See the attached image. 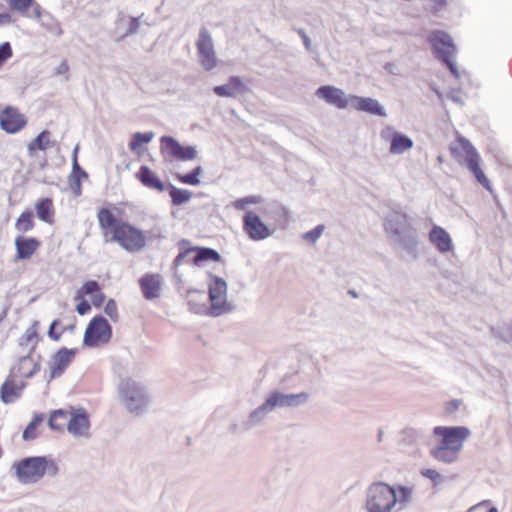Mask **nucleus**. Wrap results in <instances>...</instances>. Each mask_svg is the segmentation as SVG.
<instances>
[{"instance_id": "b1692460", "label": "nucleus", "mask_w": 512, "mask_h": 512, "mask_svg": "<svg viewBox=\"0 0 512 512\" xmlns=\"http://www.w3.org/2000/svg\"><path fill=\"white\" fill-rule=\"evenodd\" d=\"M413 499V489L405 485L392 486V502L394 512L406 510Z\"/></svg>"}, {"instance_id": "6e6d98bb", "label": "nucleus", "mask_w": 512, "mask_h": 512, "mask_svg": "<svg viewBox=\"0 0 512 512\" xmlns=\"http://www.w3.org/2000/svg\"><path fill=\"white\" fill-rule=\"evenodd\" d=\"M435 11H441L447 5V0H431Z\"/></svg>"}, {"instance_id": "72a5a7b5", "label": "nucleus", "mask_w": 512, "mask_h": 512, "mask_svg": "<svg viewBox=\"0 0 512 512\" xmlns=\"http://www.w3.org/2000/svg\"><path fill=\"white\" fill-rule=\"evenodd\" d=\"M70 416L71 410L59 409L53 411L49 418L50 428L58 431H64V429H68Z\"/></svg>"}, {"instance_id": "8fccbe9b", "label": "nucleus", "mask_w": 512, "mask_h": 512, "mask_svg": "<svg viewBox=\"0 0 512 512\" xmlns=\"http://www.w3.org/2000/svg\"><path fill=\"white\" fill-rule=\"evenodd\" d=\"M273 231L274 229L268 228L258 217V240L271 236Z\"/></svg>"}, {"instance_id": "a19ab883", "label": "nucleus", "mask_w": 512, "mask_h": 512, "mask_svg": "<svg viewBox=\"0 0 512 512\" xmlns=\"http://www.w3.org/2000/svg\"><path fill=\"white\" fill-rule=\"evenodd\" d=\"M244 229L251 239H256V215L249 212L244 217Z\"/></svg>"}, {"instance_id": "aec40b11", "label": "nucleus", "mask_w": 512, "mask_h": 512, "mask_svg": "<svg viewBox=\"0 0 512 512\" xmlns=\"http://www.w3.org/2000/svg\"><path fill=\"white\" fill-rule=\"evenodd\" d=\"M227 284L217 276H211L209 281V299L213 308L221 309L226 304Z\"/></svg>"}, {"instance_id": "a878e982", "label": "nucleus", "mask_w": 512, "mask_h": 512, "mask_svg": "<svg viewBox=\"0 0 512 512\" xmlns=\"http://www.w3.org/2000/svg\"><path fill=\"white\" fill-rule=\"evenodd\" d=\"M429 240L440 253H447L453 249L449 233L440 226H434L429 232Z\"/></svg>"}, {"instance_id": "6e6552de", "label": "nucleus", "mask_w": 512, "mask_h": 512, "mask_svg": "<svg viewBox=\"0 0 512 512\" xmlns=\"http://www.w3.org/2000/svg\"><path fill=\"white\" fill-rule=\"evenodd\" d=\"M197 55L200 65L205 71H211L218 66L219 60L214 48V43L207 28L200 29L196 41Z\"/></svg>"}, {"instance_id": "dca6fc26", "label": "nucleus", "mask_w": 512, "mask_h": 512, "mask_svg": "<svg viewBox=\"0 0 512 512\" xmlns=\"http://www.w3.org/2000/svg\"><path fill=\"white\" fill-rule=\"evenodd\" d=\"M33 354L29 353L26 356L20 357L12 366L10 374L22 380L30 378L39 372L41 367L40 361L39 358L35 359Z\"/></svg>"}, {"instance_id": "de8ad7c7", "label": "nucleus", "mask_w": 512, "mask_h": 512, "mask_svg": "<svg viewBox=\"0 0 512 512\" xmlns=\"http://www.w3.org/2000/svg\"><path fill=\"white\" fill-rule=\"evenodd\" d=\"M12 56V49L8 42L0 45V66Z\"/></svg>"}, {"instance_id": "e433bc0d", "label": "nucleus", "mask_w": 512, "mask_h": 512, "mask_svg": "<svg viewBox=\"0 0 512 512\" xmlns=\"http://www.w3.org/2000/svg\"><path fill=\"white\" fill-rule=\"evenodd\" d=\"M431 455L438 461L452 463L457 459L458 452L439 443L431 450Z\"/></svg>"}, {"instance_id": "a18cd8bd", "label": "nucleus", "mask_w": 512, "mask_h": 512, "mask_svg": "<svg viewBox=\"0 0 512 512\" xmlns=\"http://www.w3.org/2000/svg\"><path fill=\"white\" fill-rule=\"evenodd\" d=\"M75 301H77L76 311L80 315H85L91 310V305L85 298H77V294L75 295Z\"/></svg>"}, {"instance_id": "f257e3e1", "label": "nucleus", "mask_w": 512, "mask_h": 512, "mask_svg": "<svg viewBox=\"0 0 512 512\" xmlns=\"http://www.w3.org/2000/svg\"><path fill=\"white\" fill-rule=\"evenodd\" d=\"M98 225L105 242L117 243L124 250L135 253L146 247L144 231L127 221L118 219L109 207H101L97 212Z\"/></svg>"}, {"instance_id": "cd10ccee", "label": "nucleus", "mask_w": 512, "mask_h": 512, "mask_svg": "<svg viewBox=\"0 0 512 512\" xmlns=\"http://www.w3.org/2000/svg\"><path fill=\"white\" fill-rule=\"evenodd\" d=\"M40 324L38 321H33L32 324L25 330L19 338V345L29 348V353H34L40 341L39 335Z\"/></svg>"}, {"instance_id": "0eeeda50", "label": "nucleus", "mask_w": 512, "mask_h": 512, "mask_svg": "<svg viewBox=\"0 0 512 512\" xmlns=\"http://www.w3.org/2000/svg\"><path fill=\"white\" fill-rule=\"evenodd\" d=\"M112 334L109 322L102 316H95L85 329L83 344L93 348L104 346L110 342Z\"/></svg>"}, {"instance_id": "09e8293b", "label": "nucleus", "mask_w": 512, "mask_h": 512, "mask_svg": "<svg viewBox=\"0 0 512 512\" xmlns=\"http://www.w3.org/2000/svg\"><path fill=\"white\" fill-rule=\"evenodd\" d=\"M61 324L60 320L56 319L54 320L50 327H49V330H48V336L54 340V341H59L62 334H63V331H60V332H57L56 331V327L59 326Z\"/></svg>"}, {"instance_id": "58836bf2", "label": "nucleus", "mask_w": 512, "mask_h": 512, "mask_svg": "<svg viewBox=\"0 0 512 512\" xmlns=\"http://www.w3.org/2000/svg\"><path fill=\"white\" fill-rule=\"evenodd\" d=\"M169 195L172 199L173 205H181L191 198L192 193L185 189H179L174 186H170Z\"/></svg>"}, {"instance_id": "9b49d317", "label": "nucleus", "mask_w": 512, "mask_h": 512, "mask_svg": "<svg viewBox=\"0 0 512 512\" xmlns=\"http://www.w3.org/2000/svg\"><path fill=\"white\" fill-rule=\"evenodd\" d=\"M462 150L465 154L464 165L474 175L478 183L486 189H490L489 180L480 167L481 157L476 148L466 139H460Z\"/></svg>"}, {"instance_id": "f03ea898", "label": "nucleus", "mask_w": 512, "mask_h": 512, "mask_svg": "<svg viewBox=\"0 0 512 512\" xmlns=\"http://www.w3.org/2000/svg\"><path fill=\"white\" fill-rule=\"evenodd\" d=\"M12 470L21 484H34L44 476L54 477L59 472L55 460L46 456H31L15 461Z\"/></svg>"}, {"instance_id": "4d7b16f0", "label": "nucleus", "mask_w": 512, "mask_h": 512, "mask_svg": "<svg viewBox=\"0 0 512 512\" xmlns=\"http://www.w3.org/2000/svg\"><path fill=\"white\" fill-rule=\"evenodd\" d=\"M460 405H461V401L460 400H452V401H450L448 403L447 410L449 412H454V411L459 409Z\"/></svg>"}, {"instance_id": "bb28decb", "label": "nucleus", "mask_w": 512, "mask_h": 512, "mask_svg": "<svg viewBox=\"0 0 512 512\" xmlns=\"http://www.w3.org/2000/svg\"><path fill=\"white\" fill-rule=\"evenodd\" d=\"M136 178L149 189L163 192L166 188L164 182L148 166H141L136 173Z\"/></svg>"}, {"instance_id": "39448f33", "label": "nucleus", "mask_w": 512, "mask_h": 512, "mask_svg": "<svg viewBox=\"0 0 512 512\" xmlns=\"http://www.w3.org/2000/svg\"><path fill=\"white\" fill-rule=\"evenodd\" d=\"M428 41L435 57L446 65L453 76L459 78L460 73L454 61L457 49L452 37L444 31L434 30L429 34Z\"/></svg>"}, {"instance_id": "c756f323", "label": "nucleus", "mask_w": 512, "mask_h": 512, "mask_svg": "<svg viewBox=\"0 0 512 512\" xmlns=\"http://www.w3.org/2000/svg\"><path fill=\"white\" fill-rule=\"evenodd\" d=\"M37 217L48 224L54 223L55 208L51 198H40L35 203Z\"/></svg>"}, {"instance_id": "4468645a", "label": "nucleus", "mask_w": 512, "mask_h": 512, "mask_svg": "<svg viewBox=\"0 0 512 512\" xmlns=\"http://www.w3.org/2000/svg\"><path fill=\"white\" fill-rule=\"evenodd\" d=\"M315 94L327 104L338 109H347L352 104L353 95H347L342 89L332 85L320 86Z\"/></svg>"}, {"instance_id": "c85d7f7f", "label": "nucleus", "mask_w": 512, "mask_h": 512, "mask_svg": "<svg viewBox=\"0 0 512 512\" xmlns=\"http://www.w3.org/2000/svg\"><path fill=\"white\" fill-rule=\"evenodd\" d=\"M245 90V85L237 77H231L224 85L215 86L213 92L220 97H235Z\"/></svg>"}, {"instance_id": "5fc2aeb1", "label": "nucleus", "mask_w": 512, "mask_h": 512, "mask_svg": "<svg viewBox=\"0 0 512 512\" xmlns=\"http://www.w3.org/2000/svg\"><path fill=\"white\" fill-rule=\"evenodd\" d=\"M299 34L301 35V38L303 40V44L307 50H310L311 48V39L310 37L305 33L304 30H300Z\"/></svg>"}, {"instance_id": "423d86ee", "label": "nucleus", "mask_w": 512, "mask_h": 512, "mask_svg": "<svg viewBox=\"0 0 512 512\" xmlns=\"http://www.w3.org/2000/svg\"><path fill=\"white\" fill-rule=\"evenodd\" d=\"M309 398L310 394L307 392L284 394L274 391L261 406H258V415L268 413L275 408H297L305 405Z\"/></svg>"}, {"instance_id": "bf43d9fd", "label": "nucleus", "mask_w": 512, "mask_h": 512, "mask_svg": "<svg viewBox=\"0 0 512 512\" xmlns=\"http://www.w3.org/2000/svg\"><path fill=\"white\" fill-rule=\"evenodd\" d=\"M132 22H133V24H134L135 26L137 25V21H136V19H132Z\"/></svg>"}, {"instance_id": "052dcab7", "label": "nucleus", "mask_w": 512, "mask_h": 512, "mask_svg": "<svg viewBox=\"0 0 512 512\" xmlns=\"http://www.w3.org/2000/svg\"><path fill=\"white\" fill-rule=\"evenodd\" d=\"M74 167H77V168H78V163H77V161H75V163H74Z\"/></svg>"}, {"instance_id": "f3484780", "label": "nucleus", "mask_w": 512, "mask_h": 512, "mask_svg": "<svg viewBox=\"0 0 512 512\" xmlns=\"http://www.w3.org/2000/svg\"><path fill=\"white\" fill-rule=\"evenodd\" d=\"M90 430L89 415L86 410L71 409V416L67 431L74 437H87Z\"/></svg>"}, {"instance_id": "ea45409f", "label": "nucleus", "mask_w": 512, "mask_h": 512, "mask_svg": "<svg viewBox=\"0 0 512 512\" xmlns=\"http://www.w3.org/2000/svg\"><path fill=\"white\" fill-rule=\"evenodd\" d=\"M201 173V167H196L192 172L188 174H177L176 179L183 184L198 185L200 180L198 176Z\"/></svg>"}, {"instance_id": "7ed1b4c3", "label": "nucleus", "mask_w": 512, "mask_h": 512, "mask_svg": "<svg viewBox=\"0 0 512 512\" xmlns=\"http://www.w3.org/2000/svg\"><path fill=\"white\" fill-rule=\"evenodd\" d=\"M384 230L387 236L407 252L415 251L417 241L412 224L406 213L392 209L384 218Z\"/></svg>"}, {"instance_id": "2f4dec72", "label": "nucleus", "mask_w": 512, "mask_h": 512, "mask_svg": "<svg viewBox=\"0 0 512 512\" xmlns=\"http://www.w3.org/2000/svg\"><path fill=\"white\" fill-rule=\"evenodd\" d=\"M13 11H17L23 16H30L29 11L32 9L33 15L40 17L39 5L34 0H7Z\"/></svg>"}, {"instance_id": "4be33fe9", "label": "nucleus", "mask_w": 512, "mask_h": 512, "mask_svg": "<svg viewBox=\"0 0 512 512\" xmlns=\"http://www.w3.org/2000/svg\"><path fill=\"white\" fill-rule=\"evenodd\" d=\"M139 285L144 298L152 300L160 296L162 279L159 274H145L139 280Z\"/></svg>"}, {"instance_id": "473e14b6", "label": "nucleus", "mask_w": 512, "mask_h": 512, "mask_svg": "<svg viewBox=\"0 0 512 512\" xmlns=\"http://www.w3.org/2000/svg\"><path fill=\"white\" fill-rule=\"evenodd\" d=\"M153 138L154 133L151 131L145 133L137 132L133 134L131 137V140L129 142V149L133 153H136L137 155L141 156L145 151L144 146L150 143Z\"/></svg>"}, {"instance_id": "7c9ffc66", "label": "nucleus", "mask_w": 512, "mask_h": 512, "mask_svg": "<svg viewBox=\"0 0 512 512\" xmlns=\"http://www.w3.org/2000/svg\"><path fill=\"white\" fill-rule=\"evenodd\" d=\"M191 252L192 253L195 252L194 266H197V267H201L207 262H220L221 261L220 254L212 248L194 246V250Z\"/></svg>"}, {"instance_id": "49530a36", "label": "nucleus", "mask_w": 512, "mask_h": 512, "mask_svg": "<svg viewBox=\"0 0 512 512\" xmlns=\"http://www.w3.org/2000/svg\"><path fill=\"white\" fill-rule=\"evenodd\" d=\"M468 512H498L496 507L490 506L489 501H483L469 509Z\"/></svg>"}, {"instance_id": "a211bd4d", "label": "nucleus", "mask_w": 512, "mask_h": 512, "mask_svg": "<svg viewBox=\"0 0 512 512\" xmlns=\"http://www.w3.org/2000/svg\"><path fill=\"white\" fill-rule=\"evenodd\" d=\"M77 354V349L61 348L52 357L51 376H60L68 366L73 362Z\"/></svg>"}, {"instance_id": "37998d69", "label": "nucleus", "mask_w": 512, "mask_h": 512, "mask_svg": "<svg viewBox=\"0 0 512 512\" xmlns=\"http://www.w3.org/2000/svg\"><path fill=\"white\" fill-rule=\"evenodd\" d=\"M105 313L110 317V319L114 322L118 321L119 314H118V307L116 302L113 299H110L104 307Z\"/></svg>"}, {"instance_id": "20e7f679", "label": "nucleus", "mask_w": 512, "mask_h": 512, "mask_svg": "<svg viewBox=\"0 0 512 512\" xmlns=\"http://www.w3.org/2000/svg\"><path fill=\"white\" fill-rule=\"evenodd\" d=\"M363 509L366 512H394L392 486L383 481H375L368 485Z\"/></svg>"}, {"instance_id": "393cba45", "label": "nucleus", "mask_w": 512, "mask_h": 512, "mask_svg": "<svg viewBox=\"0 0 512 512\" xmlns=\"http://www.w3.org/2000/svg\"><path fill=\"white\" fill-rule=\"evenodd\" d=\"M19 378L13 377L11 374L1 386V397L5 403L13 402L21 394L25 387V382L18 381Z\"/></svg>"}, {"instance_id": "6ab92c4d", "label": "nucleus", "mask_w": 512, "mask_h": 512, "mask_svg": "<svg viewBox=\"0 0 512 512\" xmlns=\"http://www.w3.org/2000/svg\"><path fill=\"white\" fill-rule=\"evenodd\" d=\"M17 260H28L39 250L41 242L35 237L18 236L15 238Z\"/></svg>"}, {"instance_id": "3c124183", "label": "nucleus", "mask_w": 512, "mask_h": 512, "mask_svg": "<svg viewBox=\"0 0 512 512\" xmlns=\"http://www.w3.org/2000/svg\"><path fill=\"white\" fill-rule=\"evenodd\" d=\"M256 202V198L254 196L245 197L241 199H237L233 202V206L236 209L244 210L248 204H254Z\"/></svg>"}, {"instance_id": "2eb2a0df", "label": "nucleus", "mask_w": 512, "mask_h": 512, "mask_svg": "<svg viewBox=\"0 0 512 512\" xmlns=\"http://www.w3.org/2000/svg\"><path fill=\"white\" fill-rule=\"evenodd\" d=\"M27 124V119L17 108L5 107L0 113V127L6 133L15 134Z\"/></svg>"}, {"instance_id": "ddd939ff", "label": "nucleus", "mask_w": 512, "mask_h": 512, "mask_svg": "<svg viewBox=\"0 0 512 512\" xmlns=\"http://www.w3.org/2000/svg\"><path fill=\"white\" fill-rule=\"evenodd\" d=\"M380 137L382 140L389 142V152L392 155L403 154L414 145L413 140L409 136L397 131L392 126L384 127L380 132Z\"/></svg>"}, {"instance_id": "c03bdc74", "label": "nucleus", "mask_w": 512, "mask_h": 512, "mask_svg": "<svg viewBox=\"0 0 512 512\" xmlns=\"http://www.w3.org/2000/svg\"><path fill=\"white\" fill-rule=\"evenodd\" d=\"M421 475L430 479L434 485H438L442 481V476L439 472L434 469H423Z\"/></svg>"}, {"instance_id": "f704fd0d", "label": "nucleus", "mask_w": 512, "mask_h": 512, "mask_svg": "<svg viewBox=\"0 0 512 512\" xmlns=\"http://www.w3.org/2000/svg\"><path fill=\"white\" fill-rule=\"evenodd\" d=\"M180 246V252L174 259V264L176 266L182 265L183 263H190L194 265V257L195 252L192 253L191 251L194 250V246L189 245V241L182 240L179 244Z\"/></svg>"}, {"instance_id": "c9c22d12", "label": "nucleus", "mask_w": 512, "mask_h": 512, "mask_svg": "<svg viewBox=\"0 0 512 512\" xmlns=\"http://www.w3.org/2000/svg\"><path fill=\"white\" fill-rule=\"evenodd\" d=\"M34 227V215L29 209L24 210L15 221V228L21 233L31 231Z\"/></svg>"}, {"instance_id": "412c9836", "label": "nucleus", "mask_w": 512, "mask_h": 512, "mask_svg": "<svg viewBox=\"0 0 512 512\" xmlns=\"http://www.w3.org/2000/svg\"><path fill=\"white\" fill-rule=\"evenodd\" d=\"M351 107L358 111L379 117H385L387 115L386 110L381 105V103L378 100L370 97H360L353 95Z\"/></svg>"}, {"instance_id": "79ce46f5", "label": "nucleus", "mask_w": 512, "mask_h": 512, "mask_svg": "<svg viewBox=\"0 0 512 512\" xmlns=\"http://www.w3.org/2000/svg\"><path fill=\"white\" fill-rule=\"evenodd\" d=\"M325 230V226L323 224L317 225L312 230L304 233L302 235V238L307 241L308 243L314 245L318 239L322 236L323 232Z\"/></svg>"}, {"instance_id": "1a4fd4ad", "label": "nucleus", "mask_w": 512, "mask_h": 512, "mask_svg": "<svg viewBox=\"0 0 512 512\" xmlns=\"http://www.w3.org/2000/svg\"><path fill=\"white\" fill-rule=\"evenodd\" d=\"M120 393L125 406L131 412H138L147 404V397L143 388L130 379L121 382Z\"/></svg>"}, {"instance_id": "4c0bfd02", "label": "nucleus", "mask_w": 512, "mask_h": 512, "mask_svg": "<svg viewBox=\"0 0 512 512\" xmlns=\"http://www.w3.org/2000/svg\"><path fill=\"white\" fill-rule=\"evenodd\" d=\"M50 144V132L47 130L42 131L32 142L28 145L30 154H34L37 150H45Z\"/></svg>"}, {"instance_id": "13d9d810", "label": "nucleus", "mask_w": 512, "mask_h": 512, "mask_svg": "<svg viewBox=\"0 0 512 512\" xmlns=\"http://www.w3.org/2000/svg\"><path fill=\"white\" fill-rule=\"evenodd\" d=\"M10 15L9 14H0V24L6 23L10 21Z\"/></svg>"}, {"instance_id": "864d4df0", "label": "nucleus", "mask_w": 512, "mask_h": 512, "mask_svg": "<svg viewBox=\"0 0 512 512\" xmlns=\"http://www.w3.org/2000/svg\"><path fill=\"white\" fill-rule=\"evenodd\" d=\"M35 427V423H30L24 430L23 438L26 440L33 438V431L35 430Z\"/></svg>"}, {"instance_id": "5701e85b", "label": "nucleus", "mask_w": 512, "mask_h": 512, "mask_svg": "<svg viewBox=\"0 0 512 512\" xmlns=\"http://www.w3.org/2000/svg\"><path fill=\"white\" fill-rule=\"evenodd\" d=\"M77 298L90 296L92 305L99 308L105 301V295L101 290L99 283L95 280H88L77 290Z\"/></svg>"}, {"instance_id": "603ef678", "label": "nucleus", "mask_w": 512, "mask_h": 512, "mask_svg": "<svg viewBox=\"0 0 512 512\" xmlns=\"http://www.w3.org/2000/svg\"><path fill=\"white\" fill-rule=\"evenodd\" d=\"M69 64L67 60H63L59 66L56 68V74L58 75H65L67 77V74L69 72Z\"/></svg>"}, {"instance_id": "9d476101", "label": "nucleus", "mask_w": 512, "mask_h": 512, "mask_svg": "<svg viewBox=\"0 0 512 512\" xmlns=\"http://www.w3.org/2000/svg\"><path fill=\"white\" fill-rule=\"evenodd\" d=\"M434 434L441 437L440 444L459 453L471 432L464 426H438L434 428Z\"/></svg>"}, {"instance_id": "f8f14e48", "label": "nucleus", "mask_w": 512, "mask_h": 512, "mask_svg": "<svg viewBox=\"0 0 512 512\" xmlns=\"http://www.w3.org/2000/svg\"><path fill=\"white\" fill-rule=\"evenodd\" d=\"M160 151L163 156L180 161L193 160L197 152L192 146H182L171 136H163L160 139Z\"/></svg>"}]
</instances>
